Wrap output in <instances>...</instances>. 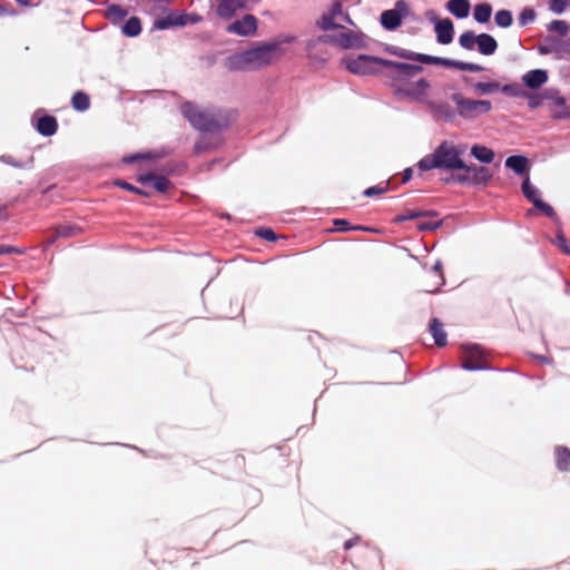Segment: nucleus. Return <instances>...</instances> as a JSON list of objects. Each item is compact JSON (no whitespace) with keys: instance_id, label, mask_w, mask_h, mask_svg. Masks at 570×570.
<instances>
[{"instance_id":"nucleus-57","label":"nucleus","mask_w":570,"mask_h":570,"mask_svg":"<svg viewBox=\"0 0 570 570\" xmlns=\"http://www.w3.org/2000/svg\"><path fill=\"white\" fill-rule=\"evenodd\" d=\"M412 175H413V170L411 168L405 169L403 171L402 181L407 183L412 178Z\"/></svg>"},{"instance_id":"nucleus-3","label":"nucleus","mask_w":570,"mask_h":570,"mask_svg":"<svg viewBox=\"0 0 570 570\" xmlns=\"http://www.w3.org/2000/svg\"><path fill=\"white\" fill-rule=\"evenodd\" d=\"M391 52L400 58L406 59V60H413L421 63H429V65H439L446 68H454L461 71H470V72H480L483 71L484 68L480 65L472 63V62H464V61H458V60H451L448 58H441V57H434L429 56L424 53H416L407 49L403 48H394L391 50Z\"/></svg>"},{"instance_id":"nucleus-20","label":"nucleus","mask_w":570,"mask_h":570,"mask_svg":"<svg viewBox=\"0 0 570 570\" xmlns=\"http://www.w3.org/2000/svg\"><path fill=\"white\" fill-rule=\"evenodd\" d=\"M522 80L527 87L538 89L547 82L548 73L542 69L530 70L522 77Z\"/></svg>"},{"instance_id":"nucleus-14","label":"nucleus","mask_w":570,"mask_h":570,"mask_svg":"<svg viewBox=\"0 0 570 570\" xmlns=\"http://www.w3.org/2000/svg\"><path fill=\"white\" fill-rule=\"evenodd\" d=\"M430 89V82L424 78H420L414 82H410L405 87H400V94H403L416 101L426 102L429 100Z\"/></svg>"},{"instance_id":"nucleus-40","label":"nucleus","mask_w":570,"mask_h":570,"mask_svg":"<svg viewBox=\"0 0 570 570\" xmlns=\"http://www.w3.org/2000/svg\"><path fill=\"white\" fill-rule=\"evenodd\" d=\"M534 206L539 210H541L546 216H548L550 218L557 217V214H556L553 207L550 206L549 204L544 203L542 199L534 202Z\"/></svg>"},{"instance_id":"nucleus-27","label":"nucleus","mask_w":570,"mask_h":570,"mask_svg":"<svg viewBox=\"0 0 570 570\" xmlns=\"http://www.w3.org/2000/svg\"><path fill=\"white\" fill-rule=\"evenodd\" d=\"M471 155L484 164H490L494 159V151L485 146L473 145Z\"/></svg>"},{"instance_id":"nucleus-45","label":"nucleus","mask_w":570,"mask_h":570,"mask_svg":"<svg viewBox=\"0 0 570 570\" xmlns=\"http://www.w3.org/2000/svg\"><path fill=\"white\" fill-rule=\"evenodd\" d=\"M334 225L336 226V230L338 232H347L351 229H363L361 226H354L352 227L350 223L345 219H336L334 220Z\"/></svg>"},{"instance_id":"nucleus-12","label":"nucleus","mask_w":570,"mask_h":570,"mask_svg":"<svg viewBox=\"0 0 570 570\" xmlns=\"http://www.w3.org/2000/svg\"><path fill=\"white\" fill-rule=\"evenodd\" d=\"M462 367L469 371L488 368V360L479 346L465 347L462 355Z\"/></svg>"},{"instance_id":"nucleus-42","label":"nucleus","mask_w":570,"mask_h":570,"mask_svg":"<svg viewBox=\"0 0 570 570\" xmlns=\"http://www.w3.org/2000/svg\"><path fill=\"white\" fill-rule=\"evenodd\" d=\"M554 244L564 253L570 255V243L566 239L562 233H559L556 237Z\"/></svg>"},{"instance_id":"nucleus-9","label":"nucleus","mask_w":570,"mask_h":570,"mask_svg":"<svg viewBox=\"0 0 570 570\" xmlns=\"http://www.w3.org/2000/svg\"><path fill=\"white\" fill-rule=\"evenodd\" d=\"M383 58L368 55H360L356 58H345L342 60L345 68L355 75H375L379 70L374 66L383 67Z\"/></svg>"},{"instance_id":"nucleus-58","label":"nucleus","mask_w":570,"mask_h":570,"mask_svg":"<svg viewBox=\"0 0 570 570\" xmlns=\"http://www.w3.org/2000/svg\"><path fill=\"white\" fill-rule=\"evenodd\" d=\"M8 217L7 205L0 203V220Z\"/></svg>"},{"instance_id":"nucleus-25","label":"nucleus","mask_w":570,"mask_h":570,"mask_svg":"<svg viewBox=\"0 0 570 570\" xmlns=\"http://www.w3.org/2000/svg\"><path fill=\"white\" fill-rule=\"evenodd\" d=\"M60 238H72L83 233V229L75 224H60L53 227Z\"/></svg>"},{"instance_id":"nucleus-17","label":"nucleus","mask_w":570,"mask_h":570,"mask_svg":"<svg viewBox=\"0 0 570 570\" xmlns=\"http://www.w3.org/2000/svg\"><path fill=\"white\" fill-rule=\"evenodd\" d=\"M188 14H180L171 12L167 17L158 18L154 22V28L158 30H165L174 26H186L188 23Z\"/></svg>"},{"instance_id":"nucleus-2","label":"nucleus","mask_w":570,"mask_h":570,"mask_svg":"<svg viewBox=\"0 0 570 570\" xmlns=\"http://www.w3.org/2000/svg\"><path fill=\"white\" fill-rule=\"evenodd\" d=\"M462 153L463 150L454 146L452 142L443 141L432 154L423 157L417 163V167L422 171L435 168L446 170L463 168L465 167V163L461 158Z\"/></svg>"},{"instance_id":"nucleus-7","label":"nucleus","mask_w":570,"mask_h":570,"mask_svg":"<svg viewBox=\"0 0 570 570\" xmlns=\"http://www.w3.org/2000/svg\"><path fill=\"white\" fill-rule=\"evenodd\" d=\"M459 43L465 50H473L476 43L479 52L484 56H491L498 49V42L491 35L480 33L476 36L471 30L464 31L459 37Z\"/></svg>"},{"instance_id":"nucleus-15","label":"nucleus","mask_w":570,"mask_h":570,"mask_svg":"<svg viewBox=\"0 0 570 570\" xmlns=\"http://www.w3.org/2000/svg\"><path fill=\"white\" fill-rule=\"evenodd\" d=\"M257 18L248 13L227 26L226 31L243 37L253 36L257 30Z\"/></svg>"},{"instance_id":"nucleus-60","label":"nucleus","mask_w":570,"mask_h":570,"mask_svg":"<svg viewBox=\"0 0 570 570\" xmlns=\"http://www.w3.org/2000/svg\"><path fill=\"white\" fill-rule=\"evenodd\" d=\"M205 149H206V147H205L202 142H197V144L195 145V150H196V153H200V151H203V150H205Z\"/></svg>"},{"instance_id":"nucleus-6","label":"nucleus","mask_w":570,"mask_h":570,"mask_svg":"<svg viewBox=\"0 0 570 570\" xmlns=\"http://www.w3.org/2000/svg\"><path fill=\"white\" fill-rule=\"evenodd\" d=\"M451 100L455 104L459 116L464 119H473L481 115L488 114L492 104L490 100H474L464 97L461 92L451 96Z\"/></svg>"},{"instance_id":"nucleus-8","label":"nucleus","mask_w":570,"mask_h":570,"mask_svg":"<svg viewBox=\"0 0 570 570\" xmlns=\"http://www.w3.org/2000/svg\"><path fill=\"white\" fill-rule=\"evenodd\" d=\"M334 35H325L320 37L323 42H331L343 49H362L366 47L365 37L362 32L346 30L344 27Z\"/></svg>"},{"instance_id":"nucleus-1","label":"nucleus","mask_w":570,"mask_h":570,"mask_svg":"<svg viewBox=\"0 0 570 570\" xmlns=\"http://www.w3.org/2000/svg\"><path fill=\"white\" fill-rule=\"evenodd\" d=\"M281 41L262 42L248 50L230 55L224 60L228 71L257 70L272 65L282 55Z\"/></svg>"},{"instance_id":"nucleus-54","label":"nucleus","mask_w":570,"mask_h":570,"mask_svg":"<svg viewBox=\"0 0 570 570\" xmlns=\"http://www.w3.org/2000/svg\"><path fill=\"white\" fill-rule=\"evenodd\" d=\"M358 542H360V538H358V537H355V538H353V539L346 540V541L344 542V549H345V550H348V549H351L352 547L356 546Z\"/></svg>"},{"instance_id":"nucleus-10","label":"nucleus","mask_w":570,"mask_h":570,"mask_svg":"<svg viewBox=\"0 0 570 570\" xmlns=\"http://www.w3.org/2000/svg\"><path fill=\"white\" fill-rule=\"evenodd\" d=\"M343 22L354 24L350 16L343 12L342 3L335 1L328 13H325L320 18V20L317 21V26L322 30H330L343 28Z\"/></svg>"},{"instance_id":"nucleus-11","label":"nucleus","mask_w":570,"mask_h":570,"mask_svg":"<svg viewBox=\"0 0 570 570\" xmlns=\"http://www.w3.org/2000/svg\"><path fill=\"white\" fill-rule=\"evenodd\" d=\"M409 13V6L405 0H399L394 9L381 13L380 21L386 30H395L400 27L402 18Z\"/></svg>"},{"instance_id":"nucleus-41","label":"nucleus","mask_w":570,"mask_h":570,"mask_svg":"<svg viewBox=\"0 0 570 570\" xmlns=\"http://www.w3.org/2000/svg\"><path fill=\"white\" fill-rule=\"evenodd\" d=\"M570 6V0H550V10L554 13H562Z\"/></svg>"},{"instance_id":"nucleus-24","label":"nucleus","mask_w":570,"mask_h":570,"mask_svg":"<svg viewBox=\"0 0 570 570\" xmlns=\"http://www.w3.org/2000/svg\"><path fill=\"white\" fill-rule=\"evenodd\" d=\"M556 465L559 471H570V449L566 446H557L554 449Z\"/></svg>"},{"instance_id":"nucleus-46","label":"nucleus","mask_w":570,"mask_h":570,"mask_svg":"<svg viewBox=\"0 0 570 570\" xmlns=\"http://www.w3.org/2000/svg\"><path fill=\"white\" fill-rule=\"evenodd\" d=\"M24 253L23 248H19L11 245H0V255H10V254H17L21 255Z\"/></svg>"},{"instance_id":"nucleus-64","label":"nucleus","mask_w":570,"mask_h":570,"mask_svg":"<svg viewBox=\"0 0 570 570\" xmlns=\"http://www.w3.org/2000/svg\"><path fill=\"white\" fill-rule=\"evenodd\" d=\"M4 9L2 8V6H0V16L4 14Z\"/></svg>"},{"instance_id":"nucleus-33","label":"nucleus","mask_w":570,"mask_h":570,"mask_svg":"<svg viewBox=\"0 0 570 570\" xmlns=\"http://www.w3.org/2000/svg\"><path fill=\"white\" fill-rule=\"evenodd\" d=\"M522 193L529 199L533 205L534 202L540 200L539 191L538 189L531 185L530 179L525 178L522 183Z\"/></svg>"},{"instance_id":"nucleus-4","label":"nucleus","mask_w":570,"mask_h":570,"mask_svg":"<svg viewBox=\"0 0 570 570\" xmlns=\"http://www.w3.org/2000/svg\"><path fill=\"white\" fill-rule=\"evenodd\" d=\"M383 67L386 69L384 76L392 81L397 92H400V87L409 85L411 82L410 80L423 70V67L420 65L397 62L387 59H384Z\"/></svg>"},{"instance_id":"nucleus-44","label":"nucleus","mask_w":570,"mask_h":570,"mask_svg":"<svg viewBox=\"0 0 570 570\" xmlns=\"http://www.w3.org/2000/svg\"><path fill=\"white\" fill-rule=\"evenodd\" d=\"M554 45H557V48L559 49L557 52H554L558 58H560L563 53H570V40L562 41L554 39Z\"/></svg>"},{"instance_id":"nucleus-51","label":"nucleus","mask_w":570,"mask_h":570,"mask_svg":"<svg viewBox=\"0 0 570 570\" xmlns=\"http://www.w3.org/2000/svg\"><path fill=\"white\" fill-rule=\"evenodd\" d=\"M361 556L370 557L372 559H380L379 553L376 550L368 548L366 546H363L360 550Z\"/></svg>"},{"instance_id":"nucleus-5","label":"nucleus","mask_w":570,"mask_h":570,"mask_svg":"<svg viewBox=\"0 0 570 570\" xmlns=\"http://www.w3.org/2000/svg\"><path fill=\"white\" fill-rule=\"evenodd\" d=\"M180 111L190 125L200 131H215L222 127L214 115L200 110L191 102H184Z\"/></svg>"},{"instance_id":"nucleus-35","label":"nucleus","mask_w":570,"mask_h":570,"mask_svg":"<svg viewBox=\"0 0 570 570\" xmlns=\"http://www.w3.org/2000/svg\"><path fill=\"white\" fill-rule=\"evenodd\" d=\"M554 104L560 110H556L553 112V117L558 119H568L570 118V108L566 106V99L563 97H558L554 99Z\"/></svg>"},{"instance_id":"nucleus-55","label":"nucleus","mask_w":570,"mask_h":570,"mask_svg":"<svg viewBox=\"0 0 570 570\" xmlns=\"http://www.w3.org/2000/svg\"><path fill=\"white\" fill-rule=\"evenodd\" d=\"M479 167H480V166H476V165H474V164H472V165H466V164H465V167H463V168H459V169H460V170H464V171H466L469 175H471V176H472V175H474V174H475V169H479Z\"/></svg>"},{"instance_id":"nucleus-22","label":"nucleus","mask_w":570,"mask_h":570,"mask_svg":"<svg viewBox=\"0 0 570 570\" xmlns=\"http://www.w3.org/2000/svg\"><path fill=\"white\" fill-rule=\"evenodd\" d=\"M471 3L469 0H449L446 9L458 19L469 16Z\"/></svg>"},{"instance_id":"nucleus-30","label":"nucleus","mask_w":570,"mask_h":570,"mask_svg":"<svg viewBox=\"0 0 570 570\" xmlns=\"http://www.w3.org/2000/svg\"><path fill=\"white\" fill-rule=\"evenodd\" d=\"M71 105L78 111H86L90 107V98L86 92L77 91L71 98Z\"/></svg>"},{"instance_id":"nucleus-43","label":"nucleus","mask_w":570,"mask_h":570,"mask_svg":"<svg viewBox=\"0 0 570 570\" xmlns=\"http://www.w3.org/2000/svg\"><path fill=\"white\" fill-rule=\"evenodd\" d=\"M538 50L541 55H551L557 52L559 49L557 48V45H554V39H551L548 40L547 43L539 46Z\"/></svg>"},{"instance_id":"nucleus-29","label":"nucleus","mask_w":570,"mask_h":570,"mask_svg":"<svg viewBox=\"0 0 570 570\" xmlns=\"http://www.w3.org/2000/svg\"><path fill=\"white\" fill-rule=\"evenodd\" d=\"M492 14V7L490 3H479L474 7L473 18L479 23H487Z\"/></svg>"},{"instance_id":"nucleus-47","label":"nucleus","mask_w":570,"mask_h":570,"mask_svg":"<svg viewBox=\"0 0 570 570\" xmlns=\"http://www.w3.org/2000/svg\"><path fill=\"white\" fill-rule=\"evenodd\" d=\"M153 158H154V156H153L151 153L135 154V155L125 157L124 161L127 163V164H132V163H136V161L141 160V159H153Z\"/></svg>"},{"instance_id":"nucleus-21","label":"nucleus","mask_w":570,"mask_h":570,"mask_svg":"<svg viewBox=\"0 0 570 570\" xmlns=\"http://www.w3.org/2000/svg\"><path fill=\"white\" fill-rule=\"evenodd\" d=\"M429 331L432 334L436 346L443 347L446 345L448 335L443 328V323L439 318L434 317L431 320Z\"/></svg>"},{"instance_id":"nucleus-61","label":"nucleus","mask_w":570,"mask_h":570,"mask_svg":"<svg viewBox=\"0 0 570 570\" xmlns=\"http://www.w3.org/2000/svg\"><path fill=\"white\" fill-rule=\"evenodd\" d=\"M236 461H238L239 465L244 468L245 465V458L243 455H237Z\"/></svg>"},{"instance_id":"nucleus-32","label":"nucleus","mask_w":570,"mask_h":570,"mask_svg":"<svg viewBox=\"0 0 570 570\" xmlns=\"http://www.w3.org/2000/svg\"><path fill=\"white\" fill-rule=\"evenodd\" d=\"M471 177L472 185H487L492 178V174L488 167L480 166Z\"/></svg>"},{"instance_id":"nucleus-36","label":"nucleus","mask_w":570,"mask_h":570,"mask_svg":"<svg viewBox=\"0 0 570 570\" xmlns=\"http://www.w3.org/2000/svg\"><path fill=\"white\" fill-rule=\"evenodd\" d=\"M550 31H554L560 36H566L569 32V24L564 20H553L548 26Z\"/></svg>"},{"instance_id":"nucleus-37","label":"nucleus","mask_w":570,"mask_h":570,"mask_svg":"<svg viewBox=\"0 0 570 570\" xmlns=\"http://www.w3.org/2000/svg\"><path fill=\"white\" fill-rule=\"evenodd\" d=\"M115 185L120 187V188H122V189H126L128 191L138 194L140 196H145V197H149L150 196L149 193H147V191H145V190H142V189H140V188H138V187H136V186H134V185H131V184H129V183H127L125 180H121V179L116 180Z\"/></svg>"},{"instance_id":"nucleus-48","label":"nucleus","mask_w":570,"mask_h":570,"mask_svg":"<svg viewBox=\"0 0 570 570\" xmlns=\"http://www.w3.org/2000/svg\"><path fill=\"white\" fill-rule=\"evenodd\" d=\"M256 235L268 242L276 239V235L271 228H261L256 232Z\"/></svg>"},{"instance_id":"nucleus-62","label":"nucleus","mask_w":570,"mask_h":570,"mask_svg":"<svg viewBox=\"0 0 570 570\" xmlns=\"http://www.w3.org/2000/svg\"><path fill=\"white\" fill-rule=\"evenodd\" d=\"M21 6H29L31 0H16Z\"/></svg>"},{"instance_id":"nucleus-52","label":"nucleus","mask_w":570,"mask_h":570,"mask_svg":"<svg viewBox=\"0 0 570 570\" xmlns=\"http://www.w3.org/2000/svg\"><path fill=\"white\" fill-rule=\"evenodd\" d=\"M439 227V223H421L417 225L420 230H433Z\"/></svg>"},{"instance_id":"nucleus-34","label":"nucleus","mask_w":570,"mask_h":570,"mask_svg":"<svg viewBox=\"0 0 570 570\" xmlns=\"http://www.w3.org/2000/svg\"><path fill=\"white\" fill-rule=\"evenodd\" d=\"M495 23L501 28H508L512 24L513 18L509 10H499L494 16Z\"/></svg>"},{"instance_id":"nucleus-63","label":"nucleus","mask_w":570,"mask_h":570,"mask_svg":"<svg viewBox=\"0 0 570 570\" xmlns=\"http://www.w3.org/2000/svg\"><path fill=\"white\" fill-rule=\"evenodd\" d=\"M502 91L503 92H510L511 91V86L510 85H505L502 87Z\"/></svg>"},{"instance_id":"nucleus-56","label":"nucleus","mask_w":570,"mask_h":570,"mask_svg":"<svg viewBox=\"0 0 570 570\" xmlns=\"http://www.w3.org/2000/svg\"><path fill=\"white\" fill-rule=\"evenodd\" d=\"M60 237L57 236V233L56 230L52 229V235L49 236L46 240V246L49 247L51 246L52 244H55L57 242V239H59Z\"/></svg>"},{"instance_id":"nucleus-59","label":"nucleus","mask_w":570,"mask_h":570,"mask_svg":"<svg viewBox=\"0 0 570 570\" xmlns=\"http://www.w3.org/2000/svg\"><path fill=\"white\" fill-rule=\"evenodd\" d=\"M189 19H188V23L191 22V23H196V22H199L202 20V18L197 14H194V16H188Z\"/></svg>"},{"instance_id":"nucleus-28","label":"nucleus","mask_w":570,"mask_h":570,"mask_svg":"<svg viewBox=\"0 0 570 570\" xmlns=\"http://www.w3.org/2000/svg\"><path fill=\"white\" fill-rule=\"evenodd\" d=\"M128 16V10L119 4H110L106 9V18L112 23L121 22Z\"/></svg>"},{"instance_id":"nucleus-49","label":"nucleus","mask_w":570,"mask_h":570,"mask_svg":"<svg viewBox=\"0 0 570 570\" xmlns=\"http://www.w3.org/2000/svg\"><path fill=\"white\" fill-rule=\"evenodd\" d=\"M387 190V185L385 187L381 186H372L364 190V196L372 197L375 195H382Z\"/></svg>"},{"instance_id":"nucleus-53","label":"nucleus","mask_w":570,"mask_h":570,"mask_svg":"<svg viewBox=\"0 0 570 570\" xmlns=\"http://www.w3.org/2000/svg\"><path fill=\"white\" fill-rule=\"evenodd\" d=\"M421 216V213L420 212H411L406 215H402L397 218V220L400 222H404V220H409V219H413V218H416V217H420Z\"/></svg>"},{"instance_id":"nucleus-38","label":"nucleus","mask_w":570,"mask_h":570,"mask_svg":"<svg viewBox=\"0 0 570 570\" xmlns=\"http://www.w3.org/2000/svg\"><path fill=\"white\" fill-rule=\"evenodd\" d=\"M535 19V12L532 8H524L521 13L519 14V23L520 26H527L534 21Z\"/></svg>"},{"instance_id":"nucleus-26","label":"nucleus","mask_w":570,"mask_h":570,"mask_svg":"<svg viewBox=\"0 0 570 570\" xmlns=\"http://www.w3.org/2000/svg\"><path fill=\"white\" fill-rule=\"evenodd\" d=\"M505 167L512 169L519 175H522L528 168V158L520 155L510 156L505 160Z\"/></svg>"},{"instance_id":"nucleus-16","label":"nucleus","mask_w":570,"mask_h":570,"mask_svg":"<svg viewBox=\"0 0 570 570\" xmlns=\"http://www.w3.org/2000/svg\"><path fill=\"white\" fill-rule=\"evenodd\" d=\"M246 7V0H220L216 8V13L224 20H229L236 13Z\"/></svg>"},{"instance_id":"nucleus-13","label":"nucleus","mask_w":570,"mask_h":570,"mask_svg":"<svg viewBox=\"0 0 570 570\" xmlns=\"http://www.w3.org/2000/svg\"><path fill=\"white\" fill-rule=\"evenodd\" d=\"M445 284L442 263L438 261L424 275L423 291L426 293H438Z\"/></svg>"},{"instance_id":"nucleus-31","label":"nucleus","mask_w":570,"mask_h":570,"mask_svg":"<svg viewBox=\"0 0 570 570\" xmlns=\"http://www.w3.org/2000/svg\"><path fill=\"white\" fill-rule=\"evenodd\" d=\"M141 32V22L137 17H130L122 26V33L127 37H136Z\"/></svg>"},{"instance_id":"nucleus-39","label":"nucleus","mask_w":570,"mask_h":570,"mask_svg":"<svg viewBox=\"0 0 570 570\" xmlns=\"http://www.w3.org/2000/svg\"><path fill=\"white\" fill-rule=\"evenodd\" d=\"M474 88L481 94H491L497 91L500 88V85L498 82H476Z\"/></svg>"},{"instance_id":"nucleus-18","label":"nucleus","mask_w":570,"mask_h":570,"mask_svg":"<svg viewBox=\"0 0 570 570\" xmlns=\"http://www.w3.org/2000/svg\"><path fill=\"white\" fill-rule=\"evenodd\" d=\"M434 29L438 42L448 45L453 40L454 27L453 22L449 18L439 20L435 23Z\"/></svg>"},{"instance_id":"nucleus-50","label":"nucleus","mask_w":570,"mask_h":570,"mask_svg":"<svg viewBox=\"0 0 570 570\" xmlns=\"http://www.w3.org/2000/svg\"><path fill=\"white\" fill-rule=\"evenodd\" d=\"M471 175H469L466 171H464L463 174L454 175L452 177L453 181L459 183L461 185L471 184Z\"/></svg>"},{"instance_id":"nucleus-23","label":"nucleus","mask_w":570,"mask_h":570,"mask_svg":"<svg viewBox=\"0 0 570 570\" xmlns=\"http://www.w3.org/2000/svg\"><path fill=\"white\" fill-rule=\"evenodd\" d=\"M37 130L43 136H52L58 130V122L53 116H43L38 119Z\"/></svg>"},{"instance_id":"nucleus-19","label":"nucleus","mask_w":570,"mask_h":570,"mask_svg":"<svg viewBox=\"0 0 570 570\" xmlns=\"http://www.w3.org/2000/svg\"><path fill=\"white\" fill-rule=\"evenodd\" d=\"M138 181L141 184L151 183L153 187L159 193H166L171 187V183L167 177L154 174L141 175L138 177Z\"/></svg>"}]
</instances>
